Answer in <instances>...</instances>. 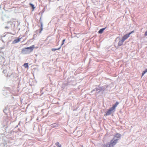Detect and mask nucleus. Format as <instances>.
<instances>
[{
  "label": "nucleus",
  "instance_id": "39448f33",
  "mask_svg": "<svg viewBox=\"0 0 147 147\" xmlns=\"http://www.w3.org/2000/svg\"><path fill=\"white\" fill-rule=\"evenodd\" d=\"M124 41L122 39L121 40L119 41V42L118 43V46H121L122 45L123 43V42Z\"/></svg>",
  "mask_w": 147,
  "mask_h": 147
},
{
  "label": "nucleus",
  "instance_id": "f3484780",
  "mask_svg": "<svg viewBox=\"0 0 147 147\" xmlns=\"http://www.w3.org/2000/svg\"><path fill=\"white\" fill-rule=\"evenodd\" d=\"M134 32V30L131 32L129 33L128 34H129V35L130 36V35L131 34L133 33Z\"/></svg>",
  "mask_w": 147,
  "mask_h": 147
},
{
  "label": "nucleus",
  "instance_id": "ddd939ff",
  "mask_svg": "<svg viewBox=\"0 0 147 147\" xmlns=\"http://www.w3.org/2000/svg\"><path fill=\"white\" fill-rule=\"evenodd\" d=\"M40 32H39V33H40L42 31V29H43V28H42V23H41V27H40Z\"/></svg>",
  "mask_w": 147,
  "mask_h": 147
},
{
  "label": "nucleus",
  "instance_id": "20e7f679",
  "mask_svg": "<svg viewBox=\"0 0 147 147\" xmlns=\"http://www.w3.org/2000/svg\"><path fill=\"white\" fill-rule=\"evenodd\" d=\"M129 34H127L125 35H124L123 37L122 38V39L124 41L126 39H127L129 37Z\"/></svg>",
  "mask_w": 147,
  "mask_h": 147
},
{
  "label": "nucleus",
  "instance_id": "0eeeda50",
  "mask_svg": "<svg viewBox=\"0 0 147 147\" xmlns=\"http://www.w3.org/2000/svg\"><path fill=\"white\" fill-rule=\"evenodd\" d=\"M106 28L101 29L98 31V33L99 34H102L104 30Z\"/></svg>",
  "mask_w": 147,
  "mask_h": 147
},
{
  "label": "nucleus",
  "instance_id": "7ed1b4c3",
  "mask_svg": "<svg viewBox=\"0 0 147 147\" xmlns=\"http://www.w3.org/2000/svg\"><path fill=\"white\" fill-rule=\"evenodd\" d=\"M34 48V45L32 46L29 47L24 48L22 50V51L23 52V51H25L26 49H30V51L32 52L33 51V49Z\"/></svg>",
  "mask_w": 147,
  "mask_h": 147
},
{
  "label": "nucleus",
  "instance_id": "f03ea898",
  "mask_svg": "<svg viewBox=\"0 0 147 147\" xmlns=\"http://www.w3.org/2000/svg\"><path fill=\"white\" fill-rule=\"evenodd\" d=\"M117 139L115 140H112L111 141V143L110 144H109V145L110 146L113 147V146L116 144L117 143Z\"/></svg>",
  "mask_w": 147,
  "mask_h": 147
},
{
  "label": "nucleus",
  "instance_id": "9d476101",
  "mask_svg": "<svg viewBox=\"0 0 147 147\" xmlns=\"http://www.w3.org/2000/svg\"><path fill=\"white\" fill-rule=\"evenodd\" d=\"M147 72V68L144 71H143L142 73V77L143 76L144 74Z\"/></svg>",
  "mask_w": 147,
  "mask_h": 147
},
{
  "label": "nucleus",
  "instance_id": "dca6fc26",
  "mask_svg": "<svg viewBox=\"0 0 147 147\" xmlns=\"http://www.w3.org/2000/svg\"><path fill=\"white\" fill-rule=\"evenodd\" d=\"M103 147H110L109 144H107V145H104Z\"/></svg>",
  "mask_w": 147,
  "mask_h": 147
},
{
  "label": "nucleus",
  "instance_id": "6e6552de",
  "mask_svg": "<svg viewBox=\"0 0 147 147\" xmlns=\"http://www.w3.org/2000/svg\"><path fill=\"white\" fill-rule=\"evenodd\" d=\"M55 145L57 146V147H61V145L59 144V143L57 142L55 144ZM53 147H56L54 146Z\"/></svg>",
  "mask_w": 147,
  "mask_h": 147
},
{
  "label": "nucleus",
  "instance_id": "4468645a",
  "mask_svg": "<svg viewBox=\"0 0 147 147\" xmlns=\"http://www.w3.org/2000/svg\"><path fill=\"white\" fill-rule=\"evenodd\" d=\"M115 136H116L117 138H119L120 137V135L119 134H117L115 135Z\"/></svg>",
  "mask_w": 147,
  "mask_h": 147
},
{
  "label": "nucleus",
  "instance_id": "a211bd4d",
  "mask_svg": "<svg viewBox=\"0 0 147 147\" xmlns=\"http://www.w3.org/2000/svg\"><path fill=\"white\" fill-rule=\"evenodd\" d=\"M144 35L145 36H147V30L145 32Z\"/></svg>",
  "mask_w": 147,
  "mask_h": 147
},
{
  "label": "nucleus",
  "instance_id": "2eb2a0df",
  "mask_svg": "<svg viewBox=\"0 0 147 147\" xmlns=\"http://www.w3.org/2000/svg\"><path fill=\"white\" fill-rule=\"evenodd\" d=\"M65 39H64L63 40L62 42V44H61V46L60 47H61L64 44V42L65 41Z\"/></svg>",
  "mask_w": 147,
  "mask_h": 147
},
{
  "label": "nucleus",
  "instance_id": "9b49d317",
  "mask_svg": "<svg viewBox=\"0 0 147 147\" xmlns=\"http://www.w3.org/2000/svg\"><path fill=\"white\" fill-rule=\"evenodd\" d=\"M26 68H28V63H25L23 65Z\"/></svg>",
  "mask_w": 147,
  "mask_h": 147
},
{
  "label": "nucleus",
  "instance_id": "1a4fd4ad",
  "mask_svg": "<svg viewBox=\"0 0 147 147\" xmlns=\"http://www.w3.org/2000/svg\"><path fill=\"white\" fill-rule=\"evenodd\" d=\"M61 47H60L59 48H57V49H54V48H53V49H51V50L53 51H56L57 50H59L60 49H61Z\"/></svg>",
  "mask_w": 147,
  "mask_h": 147
},
{
  "label": "nucleus",
  "instance_id": "f8f14e48",
  "mask_svg": "<svg viewBox=\"0 0 147 147\" xmlns=\"http://www.w3.org/2000/svg\"><path fill=\"white\" fill-rule=\"evenodd\" d=\"M30 6L32 8L33 10L32 11H33L34 9L35 8V7H34V5H33V4L30 3Z\"/></svg>",
  "mask_w": 147,
  "mask_h": 147
},
{
  "label": "nucleus",
  "instance_id": "f257e3e1",
  "mask_svg": "<svg viewBox=\"0 0 147 147\" xmlns=\"http://www.w3.org/2000/svg\"><path fill=\"white\" fill-rule=\"evenodd\" d=\"M119 103L118 102H116L115 104L113 105L112 107L110 108L106 112V113L104 116H106L110 115L111 114L112 112H114L115 111L116 107L119 104Z\"/></svg>",
  "mask_w": 147,
  "mask_h": 147
},
{
  "label": "nucleus",
  "instance_id": "423d86ee",
  "mask_svg": "<svg viewBox=\"0 0 147 147\" xmlns=\"http://www.w3.org/2000/svg\"><path fill=\"white\" fill-rule=\"evenodd\" d=\"M21 38H19L17 39H16L14 40L13 42V44L17 43L20 41V39Z\"/></svg>",
  "mask_w": 147,
  "mask_h": 147
}]
</instances>
